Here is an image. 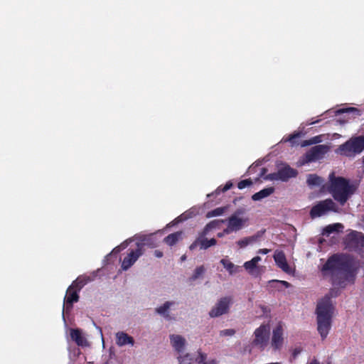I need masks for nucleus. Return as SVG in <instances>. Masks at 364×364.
<instances>
[{
  "label": "nucleus",
  "mask_w": 364,
  "mask_h": 364,
  "mask_svg": "<svg viewBox=\"0 0 364 364\" xmlns=\"http://www.w3.org/2000/svg\"><path fill=\"white\" fill-rule=\"evenodd\" d=\"M301 132H294L292 134H290L288 138L286 139V141L291 142L293 145L296 144V141H294L295 139L299 138L301 136Z\"/></svg>",
  "instance_id": "nucleus-35"
},
{
  "label": "nucleus",
  "mask_w": 364,
  "mask_h": 364,
  "mask_svg": "<svg viewBox=\"0 0 364 364\" xmlns=\"http://www.w3.org/2000/svg\"><path fill=\"white\" fill-rule=\"evenodd\" d=\"M320 272L324 279H329L332 285L345 288L348 284L354 283L357 267L350 255L335 253L327 259Z\"/></svg>",
  "instance_id": "nucleus-1"
},
{
  "label": "nucleus",
  "mask_w": 364,
  "mask_h": 364,
  "mask_svg": "<svg viewBox=\"0 0 364 364\" xmlns=\"http://www.w3.org/2000/svg\"><path fill=\"white\" fill-rule=\"evenodd\" d=\"M284 329L281 323H279L272 331L271 339V346L274 350H279L284 344Z\"/></svg>",
  "instance_id": "nucleus-13"
},
{
  "label": "nucleus",
  "mask_w": 364,
  "mask_h": 364,
  "mask_svg": "<svg viewBox=\"0 0 364 364\" xmlns=\"http://www.w3.org/2000/svg\"><path fill=\"white\" fill-rule=\"evenodd\" d=\"M255 236L247 237L237 242V245L240 248H244L247 246L250 243L253 242L256 240Z\"/></svg>",
  "instance_id": "nucleus-31"
},
{
  "label": "nucleus",
  "mask_w": 364,
  "mask_h": 364,
  "mask_svg": "<svg viewBox=\"0 0 364 364\" xmlns=\"http://www.w3.org/2000/svg\"><path fill=\"white\" fill-rule=\"evenodd\" d=\"M170 340L172 346L178 353L183 351L186 343L184 338L179 335H171Z\"/></svg>",
  "instance_id": "nucleus-16"
},
{
  "label": "nucleus",
  "mask_w": 364,
  "mask_h": 364,
  "mask_svg": "<svg viewBox=\"0 0 364 364\" xmlns=\"http://www.w3.org/2000/svg\"><path fill=\"white\" fill-rule=\"evenodd\" d=\"M297 171L291 168L289 166H284L278 170L277 172L272 173L267 175L264 179L270 181L281 180L287 181L289 178L296 176Z\"/></svg>",
  "instance_id": "nucleus-10"
},
{
  "label": "nucleus",
  "mask_w": 364,
  "mask_h": 364,
  "mask_svg": "<svg viewBox=\"0 0 364 364\" xmlns=\"http://www.w3.org/2000/svg\"><path fill=\"white\" fill-rule=\"evenodd\" d=\"M262 260L259 256L253 257L251 260L247 261L244 263L243 267L245 269L251 273L257 267V263Z\"/></svg>",
  "instance_id": "nucleus-27"
},
{
  "label": "nucleus",
  "mask_w": 364,
  "mask_h": 364,
  "mask_svg": "<svg viewBox=\"0 0 364 364\" xmlns=\"http://www.w3.org/2000/svg\"><path fill=\"white\" fill-rule=\"evenodd\" d=\"M333 291V290H332V291L330 292V293H331V296H333V294H332Z\"/></svg>",
  "instance_id": "nucleus-53"
},
{
  "label": "nucleus",
  "mask_w": 364,
  "mask_h": 364,
  "mask_svg": "<svg viewBox=\"0 0 364 364\" xmlns=\"http://www.w3.org/2000/svg\"><path fill=\"white\" fill-rule=\"evenodd\" d=\"M143 245L137 244V248L134 250H131L130 252L125 257L122 263V269L123 270H127L129 269L135 262L144 253Z\"/></svg>",
  "instance_id": "nucleus-12"
},
{
  "label": "nucleus",
  "mask_w": 364,
  "mask_h": 364,
  "mask_svg": "<svg viewBox=\"0 0 364 364\" xmlns=\"http://www.w3.org/2000/svg\"><path fill=\"white\" fill-rule=\"evenodd\" d=\"M312 145L317 144L322 141V136L318 135L310 138Z\"/></svg>",
  "instance_id": "nucleus-41"
},
{
  "label": "nucleus",
  "mask_w": 364,
  "mask_h": 364,
  "mask_svg": "<svg viewBox=\"0 0 364 364\" xmlns=\"http://www.w3.org/2000/svg\"><path fill=\"white\" fill-rule=\"evenodd\" d=\"M230 232H225V229H224L223 232H218V237H223L225 235H228V234H230Z\"/></svg>",
  "instance_id": "nucleus-47"
},
{
  "label": "nucleus",
  "mask_w": 364,
  "mask_h": 364,
  "mask_svg": "<svg viewBox=\"0 0 364 364\" xmlns=\"http://www.w3.org/2000/svg\"><path fill=\"white\" fill-rule=\"evenodd\" d=\"M185 259H186V256L185 255L182 256L181 257V260H185Z\"/></svg>",
  "instance_id": "nucleus-52"
},
{
  "label": "nucleus",
  "mask_w": 364,
  "mask_h": 364,
  "mask_svg": "<svg viewBox=\"0 0 364 364\" xmlns=\"http://www.w3.org/2000/svg\"><path fill=\"white\" fill-rule=\"evenodd\" d=\"M267 172V169L265 168H262L261 171L260 176H263Z\"/></svg>",
  "instance_id": "nucleus-49"
},
{
  "label": "nucleus",
  "mask_w": 364,
  "mask_h": 364,
  "mask_svg": "<svg viewBox=\"0 0 364 364\" xmlns=\"http://www.w3.org/2000/svg\"><path fill=\"white\" fill-rule=\"evenodd\" d=\"M173 304V301H166L162 306L156 308L155 311L158 314L163 316L165 318L170 319L168 309Z\"/></svg>",
  "instance_id": "nucleus-20"
},
{
  "label": "nucleus",
  "mask_w": 364,
  "mask_h": 364,
  "mask_svg": "<svg viewBox=\"0 0 364 364\" xmlns=\"http://www.w3.org/2000/svg\"><path fill=\"white\" fill-rule=\"evenodd\" d=\"M301 352V349L299 348H296L292 353V355L294 358H296L300 353Z\"/></svg>",
  "instance_id": "nucleus-43"
},
{
  "label": "nucleus",
  "mask_w": 364,
  "mask_h": 364,
  "mask_svg": "<svg viewBox=\"0 0 364 364\" xmlns=\"http://www.w3.org/2000/svg\"><path fill=\"white\" fill-rule=\"evenodd\" d=\"M90 281L91 279L90 277H78L75 281L73 282L70 286L75 288L77 291H80L83 287Z\"/></svg>",
  "instance_id": "nucleus-21"
},
{
  "label": "nucleus",
  "mask_w": 364,
  "mask_h": 364,
  "mask_svg": "<svg viewBox=\"0 0 364 364\" xmlns=\"http://www.w3.org/2000/svg\"><path fill=\"white\" fill-rule=\"evenodd\" d=\"M333 313V306L331 297L325 296L317 304L316 314L317 320V330L321 339L324 340L331 328V319Z\"/></svg>",
  "instance_id": "nucleus-3"
},
{
  "label": "nucleus",
  "mask_w": 364,
  "mask_h": 364,
  "mask_svg": "<svg viewBox=\"0 0 364 364\" xmlns=\"http://www.w3.org/2000/svg\"><path fill=\"white\" fill-rule=\"evenodd\" d=\"M70 338L76 343L79 346H85L87 341L86 339L82 336L81 330L78 328L70 330Z\"/></svg>",
  "instance_id": "nucleus-17"
},
{
  "label": "nucleus",
  "mask_w": 364,
  "mask_h": 364,
  "mask_svg": "<svg viewBox=\"0 0 364 364\" xmlns=\"http://www.w3.org/2000/svg\"><path fill=\"white\" fill-rule=\"evenodd\" d=\"M215 363H216V360H213L210 361L208 364H215Z\"/></svg>",
  "instance_id": "nucleus-51"
},
{
  "label": "nucleus",
  "mask_w": 364,
  "mask_h": 364,
  "mask_svg": "<svg viewBox=\"0 0 364 364\" xmlns=\"http://www.w3.org/2000/svg\"><path fill=\"white\" fill-rule=\"evenodd\" d=\"M228 209L227 206L216 208L210 211H208L206 214L207 218H212L223 215Z\"/></svg>",
  "instance_id": "nucleus-30"
},
{
  "label": "nucleus",
  "mask_w": 364,
  "mask_h": 364,
  "mask_svg": "<svg viewBox=\"0 0 364 364\" xmlns=\"http://www.w3.org/2000/svg\"><path fill=\"white\" fill-rule=\"evenodd\" d=\"M154 255L158 258H161L163 257V252L160 250H155Z\"/></svg>",
  "instance_id": "nucleus-45"
},
{
  "label": "nucleus",
  "mask_w": 364,
  "mask_h": 364,
  "mask_svg": "<svg viewBox=\"0 0 364 364\" xmlns=\"http://www.w3.org/2000/svg\"><path fill=\"white\" fill-rule=\"evenodd\" d=\"M337 212L338 207L331 199H326L319 202L313 206L310 210V215L312 218L320 217L325 214L327 211Z\"/></svg>",
  "instance_id": "nucleus-7"
},
{
  "label": "nucleus",
  "mask_w": 364,
  "mask_h": 364,
  "mask_svg": "<svg viewBox=\"0 0 364 364\" xmlns=\"http://www.w3.org/2000/svg\"><path fill=\"white\" fill-rule=\"evenodd\" d=\"M254 335L255 338L252 344L255 346H257L261 350H264L269 339V327L267 325H261L259 328L255 329Z\"/></svg>",
  "instance_id": "nucleus-6"
},
{
  "label": "nucleus",
  "mask_w": 364,
  "mask_h": 364,
  "mask_svg": "<svg viewBox=\"0 0 364 364\" xmlns=\"http://www.w3.org/2000/svg\"><path fill=\"white\" fill-rule=\"evenodd\" d=\"M323 182V178L316 174H309L307 176L306 183L310 187L320 186Z\"/></svg>",
  "instance_id": "nucleus-22"
},
{
  "label": "nucleus",
  "mask_w": 364,
  "mask_h": 364,
  "mask_svg": "<svg viewBox=\"0 0 364 364\" xmlns=\"http://www.w3.org/2000/svg\"><path fill=\"white\" fill-rule=\"evenodd\" d=\"M245 210L243 208L237 209L228 220V226L225 229V232H237L242 228L247 219H243L238 217L239 215L243 214Z\"/></svg>",
  "instance_id": "nucleus-8"
},
{
  "label": "nucleus",
  "mask_w": 364,
  "mask_h": 364,
  "mask_svg": "<svg viewBox=\"0 0 364 364\" xmlns=\"http://www.w3.org/2000/svg\"><path fill=\"white\" fill-rule=\"evenodd\" d=\"M309 364H320L317 360H314L311 361Z\"/></svg>",
  "instance_id": "nucleus-50"
},
{
  "label": "nucleus",
  "mask_w": 364,
  "mask_h": 364,
  "mask_svg": "<svg viewBox=\"0 0 364 364\" xmlns=\"http://www.w3.org/2000/svg\"><path fill=\"white\" fill-rule=\"evenodd\" d=\"M364 150V135L352 136L338 146L336 153L346 157H354Z\"/></svg>",
  "instance_id": "nucleus-4"
},
{
  "label": "nucleus",
  "mask_w": 364,
  "mask_h": 364,
  "mask_svg": "<svg viewBox=\"0 0 364 364\" xmlns=\"http://www.w3.org/2000/svg\"><path fill=\"white\" fill-rule=\"evenodd\" d=\"M199 237L200 240V249L202 250H206L217 244V240L215 238L208 240L205 236H202V231L199 233Z\"/></svg>",
  "instance_id": "nucleus-25"
},
{
  "label": "nucleus",
  "mask_w": 364,
  "mask_h": 364,
  "mask_svg": "<svg viewBox=\"0 0 364 364\" xmlns=\"http://www.w3.org/2000/svg\"><path fill=\"white\" fill-rule=\"evenodd\" d=\"M232 304V298L231 296H224L220 298L209 311V316L211 318H216L228 314Z\"/></svg>",
  "instance_id": "nucleus-5"
},
{
  "label": "nucleus",
  "mask_w": 364,
  "mask_h": 364,
  "mask_svg": "<svg viewBox=\"0 0 364 364\" xmlns=\"http://www.w3.org/2000/svg\"><path fill=\"white\" fill-rule=\"evenodd\" d=\"M269 252H270V250L264 248V249H259L257 251V253L258 254L266 255V254H268Z\"/></svg>",
  "instance_id": "nucleus-44"
},
{
  "label": "nucleus",
  "mask_w": 364,
  "mask_h": 364,
  "mask_svg": "<svg viewBox=\"0 0 364 364\" xmlns=\"http://www.w3.org/2000/svg\"><path fill=\"white\" fill-rule=\"evenodd\" d=\"M178 358L179 360V364H191L193 360V358L189 354H186L183 357L179 356Z\"/></svg>",
  "instance_id": "nucleus-34"
},
{
  "label": "nucleus",
  "mask_w": 364,
  "mask_h": 364,
  "mask_svg": "<svg viewBox=\"0 0 364 364\" xmlns=\"http://www.w3.org/2000/svg\"><path fill=\"white\" fill-rule=\"evenodd\" d=\"M310 145H312L311 144V139H307V140H304L301 143V147H305V146H310Z\"/></svg>",
  "instance_id": "nucleus-42"
},
{
  "label": "nucleus",
  "mask_w": 364,
  "mask_h": 364,
  "mask_svg": "<svg viewBox=\"0 0 364 364\" xmlns=\"http://www.w3.org/2000/svg\"><path fill=\"white\" fill-rule=\"evenodd\" d=\"M328 192L341 205H344L354 194L357 186L350 183V181L342 176H336L334 172L329 174Z\"/></svg>",
  "instance_id": "nucleus-2"
},
{
  "label": "nucleus",
  "mask_w": 364,
  "mask_h": 364,
  "mask_svg": "<svg viewBox=\"0 0 364 364\" xmlns=\"http://www.w3.org/2000/svg\"><path fill=\"white\" fill-rule=\"evenodd\" d=\"M319 121H320V119H317V120H315V121H311V122H309V124H311H311H315L316 123H318Z\"/></svg>",
  "instance_id": "nucleus-48"
},
{
  "label": "nucleus",
  "mask_w": 364,
  "mask_h": 364,
  "mask_svg": "<svg viewBox=\"0 0 364 364\" xmlns=\"http://www.w3.org/2000/svg\"><path fill=\"white\" fill-rule=\"evenodd\" d=\"M198 246L200 247V240L199 236L197 239L189 246L190 250H194Z\"/></svg>",
  "instance_id": "nucleus-40"
},
{
  "label": "nucleus",
  "mask_w": 364,
  "mask_h": 364,
  "mask_svg": "<svg viewBox=\"0 0 364 364\" xmlns=\"http://www.w3.org/2000/svg\"><path fill=\"white\" fill-rule=\"evenodd\" d=\"M343 225L341 223H335L333 225H327L323 230L322 235L328 237L333 232H338L342 231Z\"/></svg>",
  "instance_id": "nucleus-23"
},
{
  "label": "nucleus",
  "mask_w": 364,
  "mask_h": 364,
  "mask_svg": "<svg viewBox=\"0 0 364 364\" xmlns=\"http://www.w3.org/2000/svg\"><path fill=\"white\" fill-rule=\"evenodd\" d=\"M206 360V355L203 353H199L198 357L196 358V362L198 364H208V363L205 362Z\"/></svg>",
  "instance_id": "nucleus-37"
},
{
  "label": "nucleus",
  "mask_w": 364,
  "mask_h": 364,
  "mask_svg": "<svg viewBox=\"0 0 364 364\" xmlns=\"http://www.w3.org/2000/svg\"><path fill=\"white\" fill-rule=\"evenodd\" d=\"M116 343L119 346H123L127 344L134 346V340L132 336H129L127 333L121 331L116 333Z\"/></svg>",
  "instance_id": "nucleus-15"
},
{
  "label": "nucleus",
  "mask_w": 364,
  "mask_h": 364,
  "mask_svg": "<svg viewBox=\"0 0 364 364\" xmlns=\"http://www.w3.org/2000/svg\"><path fill=\"white\" fill-rule=\"evenodd\" d=\"M220 263L230 274H234L240 270V267L235 265L232 262L226 259H222Z\"/></svg>",
  "instance_id": "nucleus-24"
},
{
  "label": "nucleus",
  "mask_w": 364,
  "mask_h": 364,
  "mask_svg": "<svg viewBox=\"0 0 364 364\" xmlns=\"http://www.w3.org/2000/svg\"><path fill=\"white\" fill-rule=\"evenodd\" d=\"M269 283L270 284H280V286L282 285L286 288H289L291 286V284L286 281L277 280V279L271 280L269 282Z\"/></svg>",
  "instance_id": "nucleus-36"
},
{
  "label": "nucleus",
  "mask_w": 364,
  "mask_h": 364,
  "mask_svg": "<svg viewBox=\"0 0 364 364\" xmlns=\"http://www.w3.org/2000/svg\"><path fill=\"white\" fill-rule=\"evenodd\" d=\"M235 333L234 329H225L220 331V334L222 336H232Z\"/></svg>",
  "instance_id": "nucleus-38"
},
{
  "label": "nucleus",
  "mask_w": 364,
  "mask_h": 364,
  "mask_svg": "<svg viewBox=\"0 0 364 364\" xmlns=\"http://www.w3.org/2000/svg\"><path fill=\"white\" fill-rule=\"evenodd\" d=\"M349 242L355 245L356 247H364V235L361 232H353L349 237Z\"/></svg>",
  "instance_id": "nucleus-19"
},
{
  "label": "nucleus",
  "mask_w": 364,
  "mask_h": 364,
  "mask_svg": "<svg viewBox=\"0 0 364 364\" xmlns=\"http://www.w3.org/2000/svg\"><path fill=\"white\" fill-rule=\"evenodd\" d=\"M252 183H253L250 178L242 180L237 183V188L239 189H243L246 187L252 186Z\"/></svg>",
  "instance_id": "nucleus-33"
},
{
  "label": "nucleus",
  "mask_w": 364,
  "mask_h": 364,
  "mask_svg": "<svg viewBox=\"0 0 364 364\" xmlns=\"http://www.w3.org/2000/svg\"><path fill=\"white\" fill-rule=\"evenodd\" d=\"M359 110L357 108L355 107H348L346 109H342L338 111L339 113H344V112H357L359 113Z\"/></svg>",
  "instance_id": "nucleus-39"
},
{
  "label": "nucleus",
  "mask_w": 364,
  "mask_h": 364,
  "mask_svg": "<svg viewBox=\"0 0 364 364\" xmlns=\"http://www.w3.org/2000/svg\"><path fill=\"white\" fill-rule=\"evenodd\" d=\"M205 269L203 265L199 266L196 268L193 275L190 278V280L195 281L198 278H199L201 275L205 273Z\"/></svg>",
  "instance_id": "nucleus-32"
},
{
  "label": "nucleus",
  "mask_w": 364,
  "mask_h": 364,
  "mask_svg": "<svg viewBox=\"0 0 364 364\" xmlns=\"http://www.w3.org/2000/svg\"><path fill=\"white\" fill-rule=\"evenodd\" d=\"M232 186H233L232 183L230 181H229L226 183V184L224 186L223 188H221V186H219L215 191H213L210 194H208V197L217 196L220 193L225 192V191H228L229 189H230L232 187Z\"/></svg>",
  "instance_id": "nucleus-29"
},
{
  "label": "nucleus",
  "mask_w": 364,
  "mask_h": 364,
  "mask_svg": "<svg viewBox=\"0 0 364 364\" xmlns=\"http://www.w3.org/2000/svg\"><path fill=\"white\" fill-rule=\"evenodd\" d=\"M269 287H271V288H276V289H280V284H270L269 283Z\"/></svg>",
  "instance_id": "nucleus-46"
},
{
  "label": "nucleus",
  "mask_w": 364,
  "mask_h": 364,
  "mask_svg": "<svg viewBox=\"0 0 364 364\" xmlns=\"http://www.w3.org/2000/svg\"><path fill=\"white\" fill-rule=\"evenodd\" d=\"M363 163L364 164V156L363 157Z\"/></svg>",
  "instance_id": "nucleus-54"
},
{
  "label": "nucleus",
  "mask_w": 364,
  "mask_h": 364,
  "mask_svg": "<svg viewBox=\"0 0 364 364\" xmlns=\"http://www.w3.org/2000/svg\"><path fill=\"white\" fill-rule=\"evenodd\" d=\"M80 291H77L75 288L71 287L70 285L66 291V294L64 297V302H63V312L65 311L66 313L70 312L73 307V304L76 303L79 301L80 296H79Z\"/></svg>",
  "instance_id": "nucleus-11"
},
{
  "label": "nucleus",
  "mask_w": 364,
  "mask_h": 364,
  "mask_svg": "<svg viewBox=\"0 0 364 364\" xmlns=\"http://www.w3.org/2000/svg\"><path fill=\"white\" fill-rule=\"evenodd\" d=\"M274 192V187H268L265 188L261 191H259L257 193H255L252 196V199L254 201L260 200L264 198L268 197L271 194H272Z\"/></svg>",
  "instance_id": "nucleus-18"
},
{
  "label": "nucleus",
  "mask_w": 364,
  "mask_h": 364,
  "mask_svg": "<svg viewBox=\"0 0 364 364\" xmlns=\"http://www.w3.org/2000/svg\"><path fill=\"white\" fill-rule=\"evenodd\" d=\"M329 146L326 144L316 145L311 147L304 155L306 163L316 161L324 157L329 151Z\"/></svg>",
  "instance_id": "nucleus-9"
},
{
  "label": "nucleus",
  "mask_w": 364,
  "mask_h": 364,
  "mask_svg": "<svg viewBox=\"0 0 364 364\" xmlns=\"http://www.w3.org/2000/svg\"><path fill=\"white\" fill-rule=\"evenodd\" d=\"M181 232H176L171 234H169L168 236H166L164 241L166 244H167L169 246L174 245L181 238Z\"/></svg>",
  "instance_id": "nucleus-28"
},
{
  "label": "nucleus",
  "mask_w": 364,
  "mask_h": 364,
  "mask_svg": "<svg viewBox=\"0 0 364 364\" xmlns=\"http://www.w3.org/2000/svg\"><path fill=\"white\" fill-rule=\"evenodd\" d=\"M274 259L276 264L284 272L289 273L290 267L287 262L285 254L283 251L277 250L274 255Z\"/></svg>",
  "instance_id": "nucleus-14"
},
{
  "label": "nucleus",
  "mask_w": 364,
  "mask_h": 364,
  "mask_svg": "<svg viewBox=\"0 0 364 364\" xmlns=\"http://www.w3.org/2000/svg\"><path fill=\"white\" fill-rule=\"evenodd\" d=\"M223 220H213L208 223L202 230V236H206L208 232L215 228L219 227L220 224L224 223Z\"/></svg>",
  "instance_id": "nucleus-26"
}]
</instances>
